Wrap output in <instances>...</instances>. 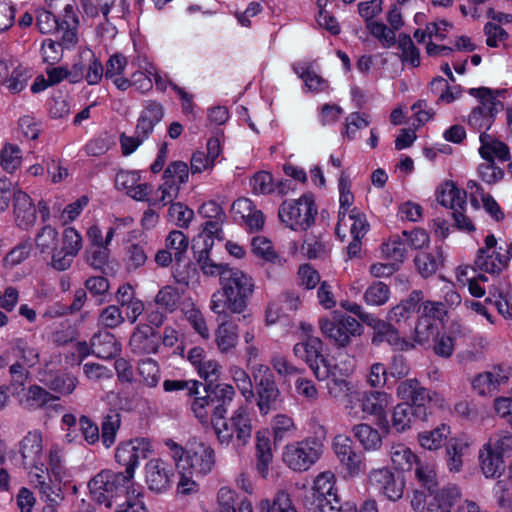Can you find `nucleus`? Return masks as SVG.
<instances>
[{"instance_id":"a211bd4d","label":"nucleus","mask_w":512,"mask_h":512,"mask_svg":"<svg viewBox=\"0 0 512 512\" xmlns=\"http://www.w3.org/2000/svg\"><path fill=\"white\" fill-rule=\"evenodd\" d=\"M161 335L150 325L139 324L132 333L129 346L138 355L155 354L160 347Z\"/></svg>"},{"instance_id":"774afa93","label":"nucleus","mask_w":512,"mask_h":512,"mask_svg":"<svg viewBox=\"0 0 512 512\" xmlns=\"http://www.w3.org/2000/svg\"><path fill=\"white\" fill-rule=\"evenodd\" d=\"M168 214L170 219L181 228H187L194 217V211L181 202L172 203Z\"/></svg>"},{"instance_id":"2eb2a0df","label":"nucleus","mask_w":512,"mask_h":512,"mask_svg":"<svg viewBox=\"0 0 512 512\" xmlns=\"http://www.w3.org/2000/svg\"><path fill=\"white\" fill-rule=\"evenodd\" d=\"M369 482L379 494L392 502H397L403 497L405 479L399 473H394L390 468L373 469L369 473Z\"/></svg>"},{"instance_id":"ea45409f","label":"nucleus","mask_w":512,"mask_h":512,"mask_svg":"<svg viewBox=\"0 0 512 512\" xmlns=\"http://www.w3.org/2000/svg\"><path fill=\"white\" fill-rule=\"evenodd\" d=\"M257 512H298L286 491H278L273 500L262 499L256 506Z\"/></svg>"},{"instance_id":"4c0bfd02","label":"nucleus","mask_w":512,"mask_h":512,"mask_svg":"<svg viewBox=\"0 0 512 512\" xmlns=\"http://www.w3.org/2000/svg\"><path fill=\"white\" fill-rule=\"evenodd\" d=\"M437 201L453 211L457 208L463 209L466 205V192L447 182L437 190Z\"/></svg>"},{"instance_id":"864d4df0","label":"nucleus","mask_w":512,"mask_h":512,"mask_svg":"<svg viewBox=\"0 0 512 512\" xmlns=\"http://www.w3.org/2000/svg\"><path fill=\"white\" fill-rule=\"evenodd\" d=\"M22 162V152L16 144H5L0 153L1 167L8 173H13Z\"/></svg>"},{"instance_id":"aec40b11","label":"nucleus","mask_w":512,"mask_h":512,"mask_svg":"<svg viewBox=\"0 0 512 512\" xmlns=\"http://www.w3.org/2000/svg\"><path fill=\"white\" fill-rule=\"evenodd\" d=\"M19 452L25 469L34 468L44 475L42 461V437L38 432H29L20 442Z\"/></svg>"},{"instance_id":"13d9d810","label":"nucleus","mask_w":512,"mask_h":512,"mask_svg":"<svg viewBox=\"0 0 512 512\" xmlns=\"http://www.w3.org/2000/svg\"><path fill=\"white\" fill-rule=\"evenodd\" d=\"M138 372L146 386L150 388L157 386L160 380V368L155 360L146 358L139 361Z\"/></svg>"},{"instance_id":"c03bdc74","label":"nucleus","mask_w":512,"mask_h":512,"mask_svg":"<svg viewBox=\"0 0 512 512\" xmlns=\"http://www.w3.org/2000/svg\"><path fill=\"white\" fill-rule=\"evenodd\" d=\"M414 264L423 278H428L436 273L442 265V256L439 251L420 252L414 258Z\"/></svg>"},{"instance_id":"bf43d9fd","label":"nucleus","mask_w":512,"mask_h":512,"mask_svg":"<svg viewBox=\"0 0 512 512\" xmlns=\"http://www.w3.org/2000/svg\"><path fill=\"white\" fill-rule=\"evenodd\" d=\"M335 475L331 471L320 473L314 480L312 488V498L324 497L325 495L331 496L337 494L334 488Z\"/></svg>"},{"instance_id":"4468645a","label":"nucleus","mask_w":512,"mask_h":512,"mask_svg":"<svg viewBox=\"0 0 512 512\" xmlns=\"http://www.w3.org/2000/svg\"><path fill=\"white\" fill-rule=\"evenodd\" d=\"M396 394L403 403L418 410V415L431 413L432 401L437 393L424 387L417 378L402 380L396 389Z\"/></svg>"},{"instance_id":"423d86ee","label":"nucleus","mask_w":512,"mask_h":512,"mask_svg":"<svg viewBox=\"0 0 512 512\" xmlns=\"http://www.w3.org/2000/svg\"><path fill=\"white\" fill-rule=\"evenodd\" d=\"M133 478L123 472L102 470L88 483L90 494L98 504H104L107 508L112 506L115 498L134 495L132 489Z\"/></svg>"},{"instance_id":"6e6552de","label":"nucleus","mask_w":512,"mask_h":512,"mask_svg":"<svg viewBox=\"0 0 512 512\" xmlns=\"http://www.w3.org/2000/svg\"><path fill=\"white\" fill-rule=\"evenodd\" d=\"M323 447V442L319 437L310 436L286 445L282 459L291 470L305 472L320 459Z\"/></svg>"},{"instance_id":"f8f14e48","label":"nucleus","mask_w":512,"mask_h":512,"mask_svg":"<svg viewBox=\"0 0 512 512\" xmlns=\"http://www.w3.org/2000/svg\"><path fill=\"white\" fill-rule=\"evenodd\" d=\"M323 342L320 338L308 336L293 347L294 355L305 361L318 381H325L332 375V364L323 354Z\"/></svg>"},{"instance_id":"72a5a7b5","label":"nucleus","mask_w":512,"mask_h":512,"mask_svg":"<svg viewBox=\"0 0 512 512\" xmlns=\"http://www.w3.org/2000/svg\"><path fill=\"white\" fill-rule=\"evenodd\" d=\"M352 434L366 451H378L382 447L380 432L367 423L354 425Z\"/></svg>"},{"instance_id":"39448f33","label":"nucleus","mask_w":512,"mask_h":512,"mask_svg":"<svg viewBox=\"0 0 512 512\" xmlns=\"http://www.w3.org/2000/svg\"><path fill=\"white\" fill-rule=\"evenodd\" d=\"M205 392L204 396L195 397L191 402V410L194 416L203 426H208L210 417L215 415L219 410L227 413V408L233 401L236 392L232 385L227 383H212L203 384Z\"/></svg>"},{"instance_id":"7c9ffc66","label":"nucleus","mask_w":512,"mask_h":512,"mask_svg":"<svg viewBox=\"0 0 512 512\" xmlns=\"http://www.w3.org/2000/svg\"><path fill=\"white\" fill-rule=\"evenodd\" d=\"M57 400H59L58 396L51 394L40 385L33 384L26 389L20 404L28 410H38Z\"/></svg>"},{"instance_id":"a878e982","label":"nucleus","mask_w":512,"mask_h":512,"mask_svg":"<svg viewBox=\"0 0 512 512\" xmlns=\"http://www.w3.org/2000/svg\"><path fill=\"white\" fill-rule=\"evenodd\" d=\"M391 321L382 320L373 329L372 344L379 345L382 342H388L390 345L400 350H410L414 348V344L402 339L398 330L390 323Z\"/></svg>"},{"instance_id":"a19ab883","label":"nucleus","mask_w":512,"mask_h":512,"mask_svg":"<svg viewBox=\"0 0 512 512\" xmlns=\"http://www.w3.org/2000/svg\"><path fill=\"white\" fill-rule=\"evenodd\" d=\"M507 381L506 376L500 374H494L492 372H483L476 375L471 384L473 390L481 396H485L488 393L496 390L501 384Z\"/></svg>"},{"instance_id":"dca6fc26","label":"nucleus","mask_w":512,"mask_h":512,"mask_svg":"<svg viewBox=\"0 0 512 512\" xmlns=\"http://www.w3.org/2000/svg\"><path fill=\"white\" fill-rule=\"evenodd\" d=\"M151 452L150 442L145 438H136L120 443L115 452V459L118 464L125 467L124 474L134 478L135 468L140 458H147Z\"/></svg>"},{"instance_id":"e433bc0d","label":"nucleus","mask_w":512,"mask_h":512,"mask_svg":"<svg viewBox=\"0 0 512 512\" xmlns=\"http://www.w3.org/2000/svg\"><path fill=\"white\" fill-rule=\"evenodd\" d=\"M36 476V488L38 489L41 500L46 505H51L59 508L60 504L64 500V493L62 492L59 485L52 484L51 480L46 481L47 477L40 473H35Z\"/></svg>"},{"instance_id":"603ef678","label":"nucleus","mask_w":512,"mask_h":512,"mask_svg":"<svg viewBox=\"0 0 512 512\" xmlns=\"http://www.w3.org/2000/svg\"><path fill=\"white\" fill-rule=\"evenodd\" d=\"M390 297V288L381 281L373 282L364 292L363 299L367 305L382 306Z\"/></svg>"},{"instance_id":"49530a36","label":"nucleus","mask_w":512,"mask_h":512,"mask_svg":"<svg viewBox=\"0 0 512 512\" xmlns=\"http://www.w3.org/2000/svg\"><path fill=\"white\" fill-rule=\"evenodd\" d=\"M202 382L197 380L166 379L163 382V389L167 393H184L189 398L195 399L200 394L199 388Z\"/></svg>"},{"instance_id":"58836bf2","label":"nucleus","mask_w":512,"mask_h":512,"mask_svg":"<svg viewBox=\"0 0 512 512\" xmlns=\"http://www.w3.org/2000/svg\"><path fill=\"white\" fill-rule=\"evenodd\" d=\"M272 460L270 439L258 432L256 435V470L262 478H267Z\"/></svg>"},{"instance_id":"0eeeda50","label":"nucleus","mask_w":512,"mask_h":512,"mask_svg":"<svg viewBox=\"0 0 512 512\" xmlns=\"http://www.w3.org/2000/svg\"><path fill=\"white\" fill-rule=\"evenodd\" d=\"M36 26L42 34L61 35L62 45L67 48L74 47L78 42V17L72 5H66L61 18L47 10H42L36 18Z\"/></svg>"},{"instance_id":"9b49d317","label":"nucleus","mask_w":512,"mask_h":512,"mask_svg":"<svg viewBox=\"0 0 512 512\" xmlns=\"http://www.w3.org/2000/svg\"><path fill=\"white\" fill-rule=\"evenodd\" d=\"M469 94L479 99L480 105L472 110L468 118V124L475 130L481 131L484 129L488 131L496 114L504 109L503 103L496 99L500 91L480 87L471 88Z\"/></svg>"},{"instance_id":"9d476101","label":"nucleus","mask_w":512,"mask_h":512,"mask_svg":"<svg viewBox=\"0 0 512 512\" xmlns=\"http://www.w3.org/2000/svg\"><path fill=\"white\" fill-rule=\"evenodd\" d=\"M317 208L311 194H305L298 200L284 201L278 211L282 223L292 230H307L315 221Z\"/></svg>"},{"instance_id":"0e129e2a","label":"nucleus","mask_w":512,"mask_h":512,"mask_svg":"<svg viewBox=\"0 0 512 512\" xmlns=\"http://www.w3.org/2000/svg\"><path fill=\"white\" fill-rule=\"evenodd\" d=\"M85 288L97 298V304L101 305L106 301L105 297L109 294L110 284L103 276H93L85 281Z\"/></svg>"},{"instance_id":"e2e57ef3","label":"nucleus","mask_w":512,"mask_h":512,"mask_svg":"<svg viewBox=\"0 0 512 512\" xmlns=\"http://www.w3.org/2000/svg\"><path fill=\"white\" fill-rule=\"evenodd\" d=\"M31 76L30 70L18 66L12 71L9 77L7 76L5 78L3 83L11 93L16 94L27 86L28 80Z\"/></svg>"},{"instance_id":"f3484780","label":"nucleus","mask_w":512,"mask_h":512,"mask_svg":"<svg viewBox=\"0 0 512 512\" xmlns=\"http://www.w3.org/2000/svg\"><path fill=\"white\" fill-rule=\"evenodd\" d=\"M174 470L160 458L149 460L145 465V482L148 489L156 494L166 493L171 487Z\"/></svg>"},{"instance_id":"473e14b6","label":"nucleus","mask_w":512,"mask_h":512,"mask_svg":"<svg viewBox=\"0 0 512 512\" xmlns=\"http://www.w3.org/2000/svg\"><path fill=\"white\" fill-rule=\"evenodd\" d=\"M391 396L379 390L361 392V410L368 415L384 414Z\"/></svg>"},{"instance_id":"8fccbe9b","label":"nucleus","mask_w":512,"mask_h":512,"mask_svg":"<svg viewBox=\"0 0 512 512\" xmlns=\"http://www.w3.org/2000/svg\"><path fill=\"white\" fill-rule=\"evenodd\" d=\"M421 458L416 456L408 447L399 445L391 451V461L397 470L405 471L414 469L417 461Z\"/></svg>"},{"instance_id":"f257e3e1","label":"nucleus","mask_w":512,"mask_h":512,"mask_svg":"<svg viewBox=\"0 0 512 512\" xmlns=\"http://www.w3.org/2000/svg\"><path fill=\"white\" fill-rule=\"evenodd\" d=\"M221 291L211 298V310L214 313L230 312L237 315L238 322L248 323L251 314L246 313L248 300L254 292L252 277L238 268L225 271L222 276Z\"/></svg>"},{"instance_id":"7ed1b4c3","label":"nucleus","mask_w":512,"mask_h":512,"mask_svg":"<svg viewBox=\"0 0 512 512\" xmlns=\"http://www.w3.org/2000/svg\"><path fill=\"white\" fill-rule=\"evenodd\" d=\"M166 444L172 452L176 467L179 470L188 471L191 475L205 476L212 471L216 463L215 451L207 443L193 440L187 444L186 448L172 440Z\"/></svg>"},{"instance_id":"4be33fe9","label":"nucleus","mask_w":512,"mask_h":512,"mask_svg":"<svg viewBox=\"0 0 512 512\" xmlns=\"http://www.w3.org/2000/svg\"><path fill=\"white\" fill-rule=\"evenodd\" d=\"M350 227V233L352 236L364 237L369 230V223L366 215L361 212L357 207H353L348 215H345V211L338 213V223L335 228V234L343 241L345 233L342 234V228Z\"/></svg>"},{"instance_id":"79ce46f5","label":"nucleus","mask_w":512,"mask_h":512,"mask_svg":"<svg viewBox=\"0 0 512 512\" xmlns=\"http://www.w3.org/2000/svg\"><path fill=\"white\" fill-rule=\"evenodd\" d=\"M408 247L406 238L401 233V235L391 236L388 242L382 244V253L387 259L399 264L405 260Z\"/></svg>"},{"instance_id":"5fc2aeb1","label":"nucleus","mask_w":512,"mask_h":512,"mask_svg":"<svg viewBox=\"0 0 512 512\" xmlns=\"http://www.w3.org/2000/svg\"><path fill=\"white\" fill-rule=\"evenodd\" d=\"M58 242V232L50 225L42 227L35 237L36 248L43 254H50L57 248Z\"/></svg>"},{"instance_id":"6ab92c4d","label":"nucleus","mask_w":512,"mask_h":512,"mask_svg":"<svg viewBox=\"0 0 512 512\" xmlns=\"http://www.w3.org/2000/svg\"><path fill=\"white\" fill-rule=\"evenodd\" d=\"M333 450L340 463L347 469L351 476H356L361 471L363 455L356 451L351 438L343 435L335 437Z\"/></svg>"},{"instance_id":"338daca9","label":"nucleus","mask_w":512,"mask_h":512,"mask_svg":"<svg viewBox=\"0 0 512 512\" xmlns=\"http://www.w3.org/2000/svg\"><path fill=\"white\" fill-rule=\"evenodd\" d=\"M232 379L236 383L237 388L246 400H250L255 396L253 383L249 374L238 366H234L230 370Z\"/></svg>"},{"instance_id":"b1692460","label":"nucleus","mask_w":512,"mask_h":512,"mask_svg":"<svg viewBox=\"0 0 512 512\" xmlns=\"http://www.w3.org/2000/svg\"><path fill=\"white\" fill-rule=\"evenodd\" d=\"M13 214L17 226L22 229H27L36 221L37 212L35 205L33 204L31 197L21 190H17L15 192L13 199Z\"/></svg>"},{"instance_id":"c9c22d12","label":"nucleus","mask_w":512,"mask_h":512,"mask_svg":"<svg viewBox=\"0 0 512 512\" xmlns=\"http://www.w3.org/2000/svg\"><path fill=\"white\" fill-rule=\"evenodd\" d=\"M414 475L418 485L429 495L439 489L437 473L433 464L422 459L417 461L414 467Z\"/></svg>"},{"instance_id":"393cba45","label":"nucleus","mask_w":512,"mask_h":512,"mask_svg":"<svg viewBox=\"0 0 512 512\" xmlns=\"http://www.w3.org/2000/svg\"><path fill=\"white\" fill-rule=\"evenodd\" d=\"M433 501L429 504L428 512H453L455 504L461 499L460 488L455 484H447L432 493Z\"/></svg>"},{"instance_id":"c756f323","label":"nucleus","mask_w":512,"mask_h":512,"mask_svg":"<svg viewBox=\"0 0 512 512\" xmlns=\"http://www.w3.org/2000/svg\"><path fill=\"white\" fill-rule=\"evenodd\" d=\"M428 415H418V410L408 403H399L394 407L392 413V426L397 432H404L410 429L417 421L426 420Z\"/></svg>"},{"instance_id":"c85d7f7f","label":"nucleus","mask_w":512,"mask_h":512,"mask_svg":"<svg viewBox=\"0 0 512 512\" xmlns=\"http://www.w3.org/2000/svg\"><path fill=\"white\" fill-rule=\"evenodd\" d=\"M219 512H257L253 511L251 502L240 498L238 494L228 487H222L217 494Z\"/></svg>"},{"instance_id":"412c9836","label":"nucleus","mask_w":512,"mask_h":512,"mask_svg":"<svg viewBox=\"0 0 512 512\" xmlns=\"http://www.w3.org/2000/svg\"><path fill=\"white\" fill-rule=\"evenodd\" d=\"M216 314L219 322L216 331V343L222 353H227L235 348L238 342L237 315L230 312Z\"/></svg>"},{"instance_id":"4d7b16f0","label":"nucleus","mask_w":512,"mask_h":512,"mask_svg":"<svg viewBox=\"0 0 512 512\" xmlns=\"http://www.w3.org/2000/svg\"><path fill=\"white\" fill-rule=\"evenodd\" d=\"M63 49H68L62 45L61 35L56 36V40L45 39L41 46L43 61L54 65L58 63L63 56Z\"/></svg>"},{"instance_id":"bb28decb","label":"nucleus","mask_w":512,"mask_h":512,"mask_svg":"<svg viewBox=\"0 0 512 512\" xmlns=\"http://www.w3.org/2000/svg\"><path fill=\"white\" fill-rule=\"evenodd\" d=\"M423 298L424 295L421 290L411 291L407 298L401 300L399 304L390 309L387 319L398 324L406 322L416 311H419V303Z\"/></svg>"},{"instance_id":"6e6d98bb","label":"nucleus","mask_w":512,"mask_h":512,"mask_svg":"<svg viewBox=\"0 0 512 512\" xmlns=\"http://www.w3.org/2000/svg\"><path fill=\"white\" fill-rule=\"evenodd\" d=\"M252 252L259 258L275 263L280 260L279 255L274 250L271 241L263 236H256L251 241Z\"/></svg>"},{"instance_id":"680f3d73","label":"nucleus","mask_w":512,"mask_h":512,"mask_svg":"<svg viewBox=\"0 0 512 512\" xmlns=\"http://www.w3.org/2000/svg\"><path fill=\"white\" fill-rule=\"evenodd\" d=\"M467 449L464 443H458L456 440H450L446 447L447 466L450 472H459L462 469V456Z\"/></svg>"},{"instance_id":"f03ea898","label":"nucleus","mask_w":512,"mask_h":512,"mask_svg":"<svg viewBox=\"0 0 512 512\" xmlns=\"http://www.w3.org/2000/svg\"><path fill=\"white\" fill-rule=\"evenodd\" d=\"M512 435L491 437L479 450V466L486 478L512 479Z\"/></svg>"},{"instance_id":"3c124183","label":"nucleus","mask_w":512,"mask_h":512,"mask_svg":"<svg viewBox=\"0 0 512 512\" xmlns=\"http://www.w3.org/2000/svg\"><path fill=\"white\" fill-rule=\"evenodd\" d=\"M44 383L45 386L53 392L61 395H69L75 390L78 379L69 373H63L52 376Z\"/></svg>"},{"instance_id":"09e8293b","label":"nucleus","mask_w":512,"mask_h":512,"mask_svg":"<svg viewBox=\"0 0 512 512\" xmlns=\"http://www.w3.org/2000/svg\"><path fill=\"white\" fill-rule=\"evenodd\" d=\"M450 432V427L448 425L441 424L434 430L419 434L420 445L428 450H436L441 447Z\"/></svg>"},{"instance_id":"052dcab7","label":"nucleus","mask_w":512,"mask_h":512,"mask_svg":"<svg viewBox=\"0 0 512 512\" xmlns=\"http://www.w3.org/2000/svg\"><path fill=\"white\" fill-rule=\"evenodd\" d=\"M181 299L179 289L173 286H165L159 290L155 302L166 311L173 312L177 309Z\"/></svg>"},{"instance_id":"5701e85b","label":"nucleus","mask_w":512,"mask_h":512,"mask_svg":"<svg viewBox=\"0 0 512 512\" xmlns=\"http://www.w3.org/2000/svg\"><path fill=\"white\" fill-rule=\"evenodd\" d=\"M164 107L157 101L145 102L137 120L135 131L145 140L152 134L154 127L163 119Z\"/></svg>"},{"instance_id":"a18cd8bd","label":"nucleus","mask_w":512,"mask_h":512,"mask_svg":"<svg viewBox=\"0 0 512 512\" xmlns=\"http://www.w3.org/2000/svg\"><path fill=\"white\" fill-rule=\"evenodd\" d=\"M188 246V237L179 230L171 231L165 239V249L173 253L174 261L178 265L184 261Z\"/></svg>"},{"instance_id":"cd10ccee","label":"nucleus","mask_w":512,"mask_h":512,"mask_svg":"<svg viewBox=\"0 0 512 512\" xmlns=\"http://www.w3.org/2000/svg\"><path fill=\"white\" fill-rule=\"evenodd\" d=\"M120 351L115 336L108 331H99L91 338V353L101 359H111Z\"/></svg>"},{"instance_id":"f704fd0d","label":"nucleus","mask_w":512,"mask_h":512,"mask_svg":"<svg viewBox=\"0 0 512 512\" xmlns=\"http://www.w3.org/2000/svg\"><path fill=\"white\" fill-rule=\"evenodd\" d=\"M309 510L312 512H357L355 505L348 502L342 504L337 494L312 498Z\"/></svg>"},{"instance_id":"1a4fd4ad","label":"nucleus","mask_w":512,"mask_h":512,"mask_svg":"<svg viewBox=\"0 0 512 512\" xmlns=\"http://www.w3.org/2000/svg\"><path fill=\"white\" fill-rule=\"evenodd\" d=\"M252 377L261 415H267L270 411L279 409L282 396L270 368L263 364H256L252 367Z\"/></svg>"},{"instance_id":"de8ad7c7","label":"nucleus","mask_w":512,"mask_h":512,"mask_svg":"<svg viewBox=\"0 0 512 512\" xmlns=\"http://www.w3.org/2000/svg\"><path fill=\"white\" fill-rule=\"evenodd\" d=\"M120 425L121 416L117 412H110L103 417L101 423V440L106 448H110L115 443Z\"/></svg>"},{"instance_id":"2f4dec72","label":"nucleus","mask_w":512,"mask_h":512,"mask_svg":"<svg viewBox=\"0 0 512 512\" xmlns=\"http://www.w3.org/2000/svg\"><path fill=\"white\" fill-rule=\"evenodd\" d=\"M509 256L500 251L485 254L484 250H478L475 265L482 271L491 274H500L509 263Z\"/></svg>"},{"instance_id":"ddd939ff","label":"nucleus","mask_w":512,"mask_h":512,"mask_svg":"<svg viewBox=\"0 0 512 512\" xmlns=\"http://www.w3.org/2000/svg\"><path fill=\"white\" fill-rule=\"evenodd\" d=\"M322 334L337 347H346L351 338L363 333L361 323L348 315H334L332 319H319Z\"/></svg>"},{"instance_id":"20e7f679","label":"nucleus","mask_w":512,"mask_h":512,"mask_svg":"<svg viewBox=\"0 0 512 512\" xmlns=\"http://www.w3.org/2000/svg\"><path fill=\"white\" fill-rule=\"evenodd\" d=\"M227 413L219 410L210 417L208 425H211L220 445L229 446L236 434V443L238 447L245 446L252 436V425L249 413L243 406L238 407L227 419Z\"/></svg>"},{"instance_id":"69168bd1","label":"nucleus","mask_w":512,"mask_h":512,"mask_svg":"<svg viewBox=\"0 0 512 512\" xmlns=\"http://www.w3.org/2000/svg\"><path fill=\"white\" fill-rule=\"evenodd\" d=\"M272 430L274 441L281 442L296 430V426L291 417L285 414H278L273 419Z\"/></svg>"},{"instance_id":"37998d69","label":"nucleus","mask_w":512,"mask_h":512,"mask_svg":"<svg viewBox=\"0 0 512 512\" xmlns=\"http://www.w3.org/2000/svg\"><path fill=\"white\" fill-rule=\"evenodd\" d=\"M334 370L335 366L332 365V375L330 378L325 379L327 381L326 388L328 394L337 400L344 399L345 396L356 398V387L350 381L336 377Z\"/></svg>"}]
</instances>
